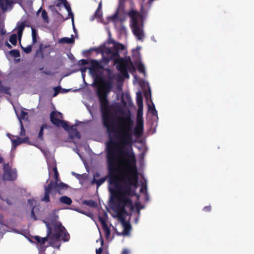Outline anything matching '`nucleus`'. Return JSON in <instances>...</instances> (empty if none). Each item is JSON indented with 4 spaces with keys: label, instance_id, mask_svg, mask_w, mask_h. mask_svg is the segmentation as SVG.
Returning a JSON list of instances; mask_svg holds the SVG:
<instances>
[{
    "label": "nucleus",
    "instance_id": "nucleus-1",
    "mask_svg": "<svg viewBox=\"0 0 254 254\" xmlns=\"http://www.w3.org/2000/svg\"><path fill=\"white\" fill-rule=\"evenodd\" d=\"M136 163V159L133 152L120 150L119 156H116L114 151L108 152L109 182L115 187L110 191L118 200L114 210L121 219L124 235H128L131 229L130 224L125 221L122 215L127 212L126 207L133 209L132 200L129 196L131 195L132 187L136 188L138 184Z\"/></svg>",
    "mask_w": 254,
    "mask_h": 254
},
{
    "label": "nucleus",
    "instance_id": "nucleus-2",
    "mask_svg": "<svg viewBox=\"0 0 254 254\" xmlns=\"http://www.w3.org/2000/svg\"><path fill=\"white\" fill-rule=\"evenodd\" d=\"M113 77H110L109 79L105 80L101 76H97L95 80L98 85L97 89V95L98 97L102 110L101 118L103 126L106 129V132L109 139L108 145L107 158L108 152L115 150L112 148L118 145L125 147L126 145H130L132 142V134L131 132L134 122L129 115L118 118V123L115 122L114 115L111 113L109 108V101L107 99L108 94L111 91ZM119 156L120 150L119 149Z\"/></svg>",
    "mask_w": 254,
    "mask_h": 254
},
{
    "label": "nucleus",
    "instance_id": "nucleus-3",
    "mask_svg": "<svg viewBox=\"0 0 254 254\" xmlns=\"http://www.w3.org/2000/svg\"><path fill=\"white\" fill-rule=\"evenodd\" d=\"M59 216L54 213L43 220L47 227V236L44 238L38 236L33 237L36 242L43 245L49 239L51 241H58L62 240L67 242L69 240V235L62 223L58 221Z\"/></svg>",
    "mask_w": 254,
    "mask_h": 254
},
{
    "label": "nucleus",
    "instance_id": "nucleus-4",
    "mask_svg": "<svg viewBox=\"0 0 254 254\" xmlns=\"http://www.w3.org/2000/svg\"><path fill=\"white\" fill-rule=\"evenodd\" d=\"M116 68L125 78H128L127 69L130 71L135 70L132 61L129 57L127 58H119L115 60Z\"/></svg>",
    "mask_w": 254,
    "mask_h": 254
},
{
    "label": "nucleus",
    "instance_id": "nucleus-5",
    "mask_svg": "<svg viewBox=\"0 0 254 254\" xmlns=\"http://www.w3.org/2000/svg\"><path fill=\"white\" fill-rule=\"evenodd\" d=\"M63 118L62 113L52 111L50 114V121L55 126L62 127L65 130H69V125L67 122L61 120Z\"/></svg>",
    "mask_w": 254,
    "mask_h": 254
},
{
    "label": "nucleus",
    "instance_id": "nucleus-6",
    "mask_svg": "<svg viewBox=\"0 0 254 254\" xmlns=\"http://www.w3.org/2000/svg\"><path fill=\"white\" fill-rule=\"evenodd\" d=\"M17 170L15 168L3 173L2 178L5 181H13L17 179Z\"/></svg>",
    "mask_w": 254,
    "mask_h": 254
},
{
    "label": "nucleus",
    "instance_id": "nucleus-7",
    "mask_svg": "<svg viewBox=\"0 0 254 254\" xmlns=\"http://www.w3.org/2000/svg\"><path fill=\"white\" fill-rule=\"evenodd\" d=\"M107 217V214L105 213L104 217L99 216L98 219L99 222L102 225L103 230L105 234L107 239H108L111 234V231L106 223V217Z\"/></svg>",
    "mask_w": 254,
    "mask_h": 254
},
{
    "label": "nucleus",
    "instance_id": "nucleus-8",
    "mask_svg": "<svg viewBox=\"0 0 254 254\" xmlns=\"http://www.w3.org/2000/svg\"><path fill=\"white\" fill-rule=\"evenodd\" d=\"M128 16L131 18L130 25L138 24V19L141 16L139 12L134 10H131L128 12Z\"/></svg>",
    "mask_w": 254,
    "mask_h": 254
},
{
    "label": "nucleus",
    "instance_id": "nucleus-9",
    "mask_svg": "<svg viewBox=\"0 0 254 254\" xmlns=\"http://www.w3.org/2000/svg\"><path fill=\"white\" fill-rule=\"evenodd\" d=\"M132 32L138 40H142L144 37L142 30L139 26V24L131 25Z\"/></svg>",
    "mask_w": 254,
    "mask_h": 254
},
{
    "label": "nucleus",
    "instance_id": "nucleus-10",
    "mask_svg": "<svg viewBox=\"0 0 254 254\" xmlns=\"http://www.w3.org/2000/svg\"><path fill=\"white\" fill-rule=\"evenodd\" d=\"M143 131V122L142 121H138L134 128V134L135 136L139 137L142 136Z\"/></svg>",
    "mask_w": 254,
    "mask_h": 254
},
{
    "label": "nucleus",
    "instance_id": "nucleus-11",
    "mask_svg": "<svg viewBox=\"0 0 254 254\" xmlns=\"http://www.w3.org/2000/svg\"><path fill=\"white\" fill-rule=\"evenodd\" d=\"M76 126V125H73L70 127L69 126V130H67L68 131L70 137L72 139L74 138L80 139L81 137L79 131L75 127Z\"/></svg>",
    "mask_w": 254,
    "mask_h": 254
},
{
    "label": "nucleus",
    "instance_id": "nucleus-12",
    "mask_svg": "<svg viewBox=\"0 0 254 254\" xmlns=\"http://www.w3.org/2000/svg\"><path fill=\"white\" fill-rule=\"evenodd\" d=\"M52 183H50L48 186H45L44 187L45 189V194L43 198H42V201H45L46 202H49L50 201V194L51 191L53 190L52 189Z\"/></svg>",
    "mask_w": 254,
    "mask_h": 254
},
{
    "label": "nucleus",
    "instance_id": "nucleus-13",
    "mask_svg": "<svg viewBox=\"0 0 254 254\" xmlns=\"http://www.w3.org/2000/svg\"><path fill=\"white\" fill-rule=\"evenodd\" d=\"M52 183V186L53 190H58V189L62 190H66L68 188L67 185L62 182L58 184V182H54L53 180L51 181L50 183Z\"/></svg>",
    "mask_w": 254,
    "mask_h": 254
},
{
    "label": "nucleus",
    "instance_id": "nucleus-14",
    "mask_svg": "<svg viewBox=\"0 0 254 254\" xmlns=\"http://www.w3.org/2000/svg\"><path fill=\"white\" fill-rule=\"evenodd\" d=\"M91 67L89 69L91 71H97V70L102 68L100 63L96 60H92L90 62Z\"/></svg>",
    "mask_w": 254,
    "mask_h": 254
},
{
    "label": "nucleus",
    "instance_id": "nucleus-15",
    "mask_svg": "<svg viewBox=\"0 0 254 254\" xmlns=\"http://www.w3.org/2000/svg\"><path fill=\"white\" fill-rule=\"evenodd\" d=\"M136 103L139 108V111L140 110L143 109V98L142 93L140 91H138L136 93Z\"/></svg>",
    "mask_w": 254,
    "mask_h": 254
},
{
    "label": "nucleus",
    "instance_id": "nucleus-16",
    "mask_svg": "<svg viewBox=\"0 0 254 254\" xmlns=\"http://www.w3.org/2000/svg\"><path fill=\"white\" fill-rule=\"evenodd\" d=\"M107 54L109 55H111L110 58L111 59H114V60L117 58H120L119 51L118 50L114 49L113 50H111V49H108L107 52Z\"/></svg>",
    "mask_w": 254,
    "mask_h": 254
},
{
    "label": "nucleus",
    "instance_id": "nucleus-17",
    "mask_svg": "<svg viewBox=\"0 0 254 254\" xmlns=\"http://www.w3.org/2000/svg\"><path fill=\"white\" fill-rule=\"evenodd\" d=\"M12 3L11 0H0V6L3 11L7 10V7Z\"/></svg>",
    "mask_w": 254,
    "mask_h": 254
},
{
    "label": "nucleus",
    "instance_id": "nucleus-18",
    "mask_svg": "<svg viewBox=\"0 0 254 254\" xmlns=\"http://www.w3.org/2000/svg\"><path fill=\"white\" fill-rule=\"evenodd\" d=\"M59 201L62 203L68 205H70L72 202V199L69 197L67 196L66 195L61 196L59 198Z\"/></svg>",
    "mask_w": 254,
    "mask_h": 254
},
{
    "label": "nucleus",
    "instance_id": "nucleus-19",
    "mask_svg": "<svg viewBox=\"0 0 254 254\" xmlns=\"http://www.w3.org/2000/svg\"><path fill=\"white\" fill-rule=\"evenodd\" d=\"M107 179V177H103L100 179H96L93 178L91 181L92 184H96L97 185V188L98 189L102 184H103Z\"/></svg>",
    "mask_w": 254,
    "mask_h": 254
},
{
    "label": "nucleus",
    "instance_id": "nucleus-20",
    "mask_svg": "<svg viewBox=\"0 0 254 254\" xmlns=\"http://www.w3.org/2000/svg\"><path fill=\"white\" fill-rule=\"evenodd\" d=\"M63 4L64 5V6L65 7V8L66 9L67 12H68L69 15L72 17V22H73V26L74 30L75 31V27L74 25V23H73V14L71 12V9L70 6L68 4L67 1H66V3H64Z\"/></svg>",
    "mask_w": 254,
    "mask_h": 254
},
{
    "label": "nucleus",
    "instance_id": "nucleus-21",
    "mask_svg": "<svg viewBox=\"0 0 254 254\" xmlns=\"http://www.w3.org/2000/svg\"><path fill=\"white\" fill-rule=\"evenodd\" d=\"M83 203L91 207L95 208L97 206L96 202L93 200H85L83 201Z\"/></svg>",
    "mask_w": 254,
    "mask_h": 254
},
{
    "label": "nucleus",
    "instance_id": "nucleus-22",
    "mask_svg": "<svg viewBox=\"0 0 254 254\" xmlns=\"http://www.w3.org/2000/svg\"><path fill=\"white\" fill-rule=\"evenodd\" d=\"M11 142H12V147L13 149L16 148V147L18 145H19L20 144H22L20 137H17L16 139H12Z\"/></svg>",
    "mask_w": 254,
    "mask_h": 254
},
{
    "label": "nucleus",
    "instance_id": "nucleus-23",
    "mask_svg": "<svg viewBox=\"0 0 254 254\" xmlns=\"http://www.w3.org/2000/svg\"><path fill=\"white\" fill-rule=\"evenodd\" d=\"M74 39L72 38H63L60 40V42L62 43L71 44L73 43Z\"/></svg>",
    "mask_w": 254,
    "mask_h": 254
},
{
    "label": "nucleus",
    "instance_id": "nucleus-24",
    "mask_svg": "<svg viewBox=\"0 0 254 254\" xmlns=\"http://www.w3.org/2000/svg\"><path fill=\"white\" fill-rule=\"evenodd\" d=\"M122 6H123L122 4L121 3V2H120V5H119V7H121ZM119 8L120 7H119L117 9V10L115 12V13L112 16H111L110 18L112 19V21H115L117 19H118V17H119Z\"/></svg>",
    "mask_w": 254,
    "mask_h": 254
},
{
    "label": "nucleus",
    "instance_id": "nucleus-25",
    "mask_svg": "<svg viewBox=\"0 0 254 254\" xmlns=\"http://www.w3.org/2000/svg\"><path fill=\"white\" fill-rule=\"evenodd\" d=\"M9 42L13 45H16L17 44V36L15 34H12L9 39Z\"/></svg>",
    "mask_w": 254,
    "mask_h": 254
},
{
    "label": "nucleus",
    "instance_id": "nucleus-26",
    "mask_svg": "<svg viewBox=\"0 0 254 254\" xmlns=\"http://www.w3.org/2000/svg\"><path fill=\"white\" fill-rule=\"evenodd\" d=\"M37 32L35 29L32 28V43L33 44H35L37 42Z\"/></svg>",
    "mask_w": 254,
    "mask_h": 254
},
{
    "label": "nucleus",
    "instance_id": "nucleus-27",
    "mask_svg": "<svg viewBox=\"0 0 254 254\" xmlns=\"http://www.w3.org/2000/svg\"><path fill=\"white\" fill-rule=\"evenodd\" d=\"M10 88L2 85H0V93H4L5 94H9Z\"/></svg>",
    "mask_w": 254,
    "mask_h": 254
},
{
    "label": "nucleus",
    "instance_id": "nucleus-28",
    "mask_svg": "<svg viewBox=\"0 0 254 254\" xmlns=\"http://www.w3.org/2000/svg\"><path fill=\"white\" fill-rule=\"evenodd\" d=\"M94 14L96 18H101L102 17V11L101 9V3L99 5V6L96 10Z\"/></svg>",
    "mask_w": 254,
    "mask_h": 254
},
{
    "label": "nucleus",
    "instance_id": "nucleus-29",
    "mask_svg": "<svg viewBox=\"0 0 254 254\" xmlns=\"http://www.w3.org/2000/svg\"><path fill=\"white\" fill-rule=\"evenodd\" d=\"M9 53L14 58H18L20 56L19 51L18 50H12Z\"/></svg>",
    "mask_w": 254,
    "mask_h": 254
},
{
    "label": "nucleus",
    "instance_id": "nucleus-30",
    "mask_svg": "<svg viewBox=\"0 0 254 254\" xmlns=\"http://www.w3.org/2000/svg\"><path fill=\"white\" fill-rule=\"evenodd\" d=\"M2 169H3V172H6L8 170L12 169L11 168V166L10 165L9 163H8V162L7 163H3Z\"/></svg>",
    "mask_w": 254,
    "mask_h": 254
},
{
    "label": "nucleus",
    "instance_id": "nucleus-31",
    "mask_svg": "<svg viewBox=\"0 0 254 254\" xmlns=\"http://www.w3.org/2000/svg\"><path fill=\"white\" fill-rule=\"evenodd\" d=\"M114 49L119 51L120 50H124L125 49V46L121 43H116L114 45Z\"/></svg>",
    "mask_w": 254,
    "mask_h": 254
},
{
    "label": "nucleus",
    "instance_id": "nucleus-32",
    "mask_svg": "<svg viewBox=\"0 0 254 254\" xmlns=\"http://www.w3.org/2000/svg\"><path fill=\"white\" fill-rule=\"evenodd\" d=\"M148 109L151 112L153 116H156L157 115V111L156 110L154 104L152 106H148Z\"/></svg>",
    "mask_w": 254,
    "mask_h": 254
},
{
    "label": "nucleus",
    "instance_id": "nucleus-33",
    "mask_svg": "<svg viewBox=\"0 0 254 254\" xmlns=\"http://www.w3.org/2000/svg\"><path fill=\"white\" fill-rule=\"evenodd\" d=\"M148 109L151 112L153 116H156L157 115V111L156 110L154 104L152 106H148Z\"/></svg>",
    "mask_w": 254,
    "mask_h": 254
},
{
    "label": "nucleus",
    "instance_id": "nucleus-34",
    "mask_svg": "<svg viewBox=\"0 0 254 254\" xmlns=\"http://www.w3.org/2000/svg\"><path fill=\"white\" fill-rule=\"evenodd\" d=\"M20 46L23 52L26 54H29L32 51V45H29L25 48Z\"/></svg>",
    "mask_w": 254,
    "mask_h": 254
},
{
    "label": "nucleus",
    "instance_id": "nucleus-35",
    "mask_svg": "<svg viewBox=\"0 0 254 254\" xmlns=\"http://www.w3.org/2000/svg\"><path fill=\"white\" fill-rule=\"evenodd\" d=\"M137 69L140 73H145V67L142 63H139L137 65Z\"/></svg>",
    "mask_w": 254,
    "mask_h": 254
},
{
    "label": "nucleus",
    "instance_id": "nucleus-36",
    "mask_svg": "<svg viewBox=\"0 0 254 254\" xmlns=\"http://www.w3.org/2000/svg\"><path fill=\"white\" fill-rule=\"evenodd\" d=\"M41 16L45 21L47 22L48 21V14L45 10H43L42 11Z\"/></svg>",
    "mask_w": 254,
    "mask_h": 254
},
{
    "label": "nucleus",
    "instance_id": "nucleus-37",
    "mask_svg": "<svg viewBox=\"0 0 254 254\" xmlns=\"http://www.w3.org/2000/svg\"><path fill=\"white\" fill-rule=\"evenodd\" d=\"M25 27V24L24 22H22L21 23H19L17 25V29L18 30L23 31L24 28Z\"/></svg>",
    "mask_w": 254,
    "mask_h": 254
},
{
    "label": "nucleus",
    "instance_id": "nucleus-38",
    "mask_svg": "<svg viewBox=\"0 0 254 254\" xmlns=\"http://www.w3.org/2000/svg\"><path fill=\"white\" fill-rule=\"evenodd\" d=\"M43 130H44V129H43L42 128L40 127V129L38 135V138H39V140H42V141H43V139H44V137H43V134H44Z\"/></svg>",
    "mask_w": 254,
    "mask_h": 254
},
{
    "label": "nucleus",
    "instance_id": "nucleus-39",
    "mask_svg": "<svg viewBox=\"0 0 254 254\" xmlns=\"http://www.w3.org/2000/svg\"><path fill=\"white\" fill-rule=\"evenodd\" d=\"M88 63H88V60H85V59H81V60H79L78 62V65H81V66L88 64Z\"/></svg>",
    "mask_w": 254,
    "mask_h": 254
},
{
    "label": "nucleus",
    "instance_id": "nucleus-40",
    "mask_svg": "<svg viewBox=\"0 0 254 254\" xmlns=\"http://www.w3.org/2000/svg\"><path fill=\"white\" fill-rule=\"evenodd\" d=\"M62 88L61 86H57L54 88V93L53 94V96H56L61 90Z\"/></svg>",
    "mask_w": 254,
    "mask_h": 254
},
{
    "label": "nucleus",
    "instance_id": "nucleus-41",
    "mask_svg": "<svg viewBox=\"0 0 254 254\" xmlns=\"http://www.w3.org/2000/svg\"><path fill=\"white\" fill-rule=\"evenodd\" d=\"M20 122V125H21V130H20L19 134L21 136H24L25 135L26 131L24 128V127H23L22 122L21 121Z\"/></svg>",
    "mask_w": 254,
    "mask_h": 254
},
{
    "label": "nucleus",
    "instance_id": "nucleus-42",
    "mask_svg": "<svg viewBox=\"0 0 254 254\" xmlns=\"http://www.w3.org/2000/svg\"><path fill=\"white\" fill-rule=\"evenodd\" d=\"M53 170L55 173V182H58L59 181V173L56 167H55L53 169Z\"/></svg>",
    "mask_w": 254,
    "mask_h": 254
},
{
    "label": "nucleus",
    "instance_id": "nucleus-43",
    "mask_svg": "<svg viewBox=\"0 0 254 254\" xmlns=\"http://www.w3.org/2000/svg\"><path fill=\"white\" fill-rule=\"evenodd\" d=\"M144 95L146 100H148L149 98H151V90L149 89L148 91H145L144 93Z\"/></svg>",
    "mask_w": 254,
    "mask_h": 254
},
{
    "label": "nucleus",
    "instance_id": "nucleus-44",
    "mask_svg": "<svg viewBox=\"0 0 254 254\" xmlns=\"http://www.w3.org/2000/svg\"><path fill=\"white\" fill-rule=\"evenodd\" d=\"M27 113L24 111H21V112H20V119H24L25 118V117L27 115Z\"/></svg>",
    "mask_w": 254,
    "mask_h": 254
},
{
    "label": "nucleus",
    "instance_id": "nucleus-45",
    "mask_svg": "<svg viewBox=\"0 0 254 254\" xmlns=\"http://www.w3.org/2000/svg\"><path fill=\"white\" fill-rule=\"evenodd\" d=\"M42 45L41 44L40 45V47L39 48V49H38L37 51H36V55H38L39 54H40L42 55V56H43V51H42Z\"/></svg>",
    "mask_w": 254,
    "mask_h": 254
},
{
    "label": "nucleus",
    "instance_id": "nucleus-46",
    "mask_svg": "<svg viewBox=\"0 0 254 254\" xmlns=\"http://www.w3.org/2000/svg\"><path fill=\"white\" fill-rule=\"evenodd\" d=\"M1 199L5 201L8 205H12V201L11 200V199L7 198H1Z\"/></svg>",
    "mask_w": 254,
    "mask_h": 254
},
{
    "label": "nucleus",
    "instance_id": "nucleus-47",
    "mask_svg": "<svg viewBox=\"0 0 254 254\" xmlns=\"http://www.w3.org/2000/svg\"><path fill=\"white\" fill-rule=\"evenodd\" d=\"M203 210L205 212H210L211 210V207L210 205L205 206L203 208Z\"/></svg>",
    "mask_w": 254,
    "mask_h": 254
},
{
    "label": "nucleus",
    "instance_id": "nucleus-48",
    "mask_svg": "<svg viewBox=\"0 0 254 254\" xmlns=\"http://www.w3.org/2000/svg\"><path fill=\"white\" fill-rule=\"evenodd\" d=\"M21 143L27 142L29 141V138L28 137H25L23 138L20 137Z\"/></svg>",
    "mask_w": 254,
    "mask_h": 254
},
{
    "label": "nucleus",
    "instance_id": "nucleus-49",
    "mask_svg": "<svg viewBox=\"0 0 254 254\" xmlns=\"http://www.w3.org/2000/svg\"><path fill=\"white\" fill-rule=\"evenodd\" d=\"M34 207H33L32 210H31V217L34 219V220H37V217L35 214V213H34Z\"/></svg>",
    "mask_w": 254,
    "mask_h": 254
},
{
    "label": "nucleus",
    "instance_id": "nucleus-50",
    "mask_svg": "<svg viewBox=\"0 0 254 254\" xmlns=\"http://www.w3.org/2000/svg\"><path fill=\"white\" fill-rule=\"evenodd\" d=\"M103 248L102 247L99 248L98 249H97L96 251V254H101L103 252Z\"/></svg>",
    "mask_w": 254,
    "mask_h": 254
},
{
    "label": "nucleus",
    "instance_id": "nucleus-51",
    "mask_svg": "<svg viewBox=\"0 0 254 254\" xmlns=\"http://www.w3.org/2000/svg\"><path fill=\"white\" fill-rule=\"evenodd\" d=\"M23 31H22V30H17V35H18V38H19V40H20V39H21V36H22V34Z\"/></svg>",
    "mask_w": 254,
    "mask_h": 254
},
{
    "label": "nucleus",
    "instance_id": "nucleus-52",
    "mask_svg": "<svg viewBox=\"0 0 254 254\" xmlns=\"http://www.w3.org/2000/svg\"><path fill=\"white\" fill-rule=\"evenodd\" d=\"M41 128H42L43 129H44L45 128H48L49 127L48 126V125L46 124H43L41 127Z\"/></svg>",
    "mask_w": 254,
    "mask_h": 254
},
{
    "label": "nucleus",
    "instance_id": "nucleus-53",
    "mask_svg": "<svg viewBox=\"0 0 254 254\" xmlns=\"http://www.w3.org/2000/svg\"><path fill=\"white\" fill-rule=\"evenodd\" d=\"M129 251L127 249H125L123 250L122 254H128Z\"/></svg>",
    "mask_w": 254,
    "mask_h": 254
},
{
    "label": "nucleus",
    "instance_id": "nucleus-54",
    "mask_svg": "<svg viewBox=\"0 0 254 254\" xmlns=\"http://www.w3.org/2000/svg\"><path fill=\"white\" fill-rule=\"evenodd\" d=\"M62 93H65L68 92L70 89H61Z\"/></svg>",
    "mask_w": 254,
    "mask_h": 254
},
{
    "label": "nucleus",
    "instance_id": "nucleus-55",
    "mask_svg": "<svg viewBox=\"0 0 254 254\" xmlns=\"http://www.w3.org/2000/svg\"><path fill=\"white\" fill-rule=\"evenodd\" d=\"M5 45L7 47L8 49L12 48V46L10 44H9L7 42H5Z\"/></svg>",
    "mask_w": 254,
    "mask_h": 254
},
{
    "label": "nucleus",
    "instance_id": "nucleus-56",
    "mask_svg": "<svg viewBox=\"0 0 254 254\" xmlns=\"http://www.w3.org/2000/svg\"><path fill=\"white\" fill-rule=\"evenodd\" d=\"M100 176V174L98 172H96L94 174V178H95V177H99Z\"/></svg>",
    "mask_w": 254,
    "mask_h": 254
},
{
    "label": "nucleus",
    "instance_id": "nucleus-57",
    "mask_svg": "<svg viewBox=\"0 0 254 254\" xmlns=\"http://www.w3.org/2000/svg\"><path fill=\"white\" fill-rule=\"evenodd\" d=\"M3 163H4V162L3 158H2V157L0 154V163H3Z\"/></svg>",
    "mask_w": 254,
    "mask_h": 254
},
{
    "label": "nucleus",
    "instance_id": "nucleus-58",
    "mask_svg": "<svg viewBox=\"0 0 254 254\" xmlns=\"http://www.w3.org/2000/svg\"><path fill=\"white\" fill-rule=\"evenodd\" d=\"M142 111H143V109L142 110H140L139 111V109H138V112H137V116H138V117L140 115V114H142Z\"/></svg>",
    "mask_w": 254,
    "mask_h": 254
},
{
    "label": "nucleus",
    "instance_id": "nucleus-59",
    "mask_svg": "<svg viewBox=\"0 0 254 254\" xmlns=\"http://www.w3.org/2000/svg\"><path fill=\"white\" fill-rule=\"evenodd\" d=\"M61 3H62V2H58V3L56 4V6H57V7H60V6L61 5Z\"/></svg>",
    "mask_w": 254,
    "mask_h": 254
},
{
    "label": "nucleus",
    "instance_id": "nucleus-60",
    "mask_svg": "<svg viewBox=\"0 0 254 254\" xmlns=\"http://www.w3.org/2000/svg\"><path fill=\"white\" fill-rule=\"evenodd\" d=\"M60 1V2H62L63 3H66V0H59Z\"/></svg>",
    "mask_w": 254,
    "mask_h": 254
},
{
    "label": "nucleus",
    "instance_id": "nucleus-61",
    "mask_svg": "<svg viewBox=\"0 0 254 254\" xmlns=\"http://www.w3.org/2000/svg\"><path fill=\"white\" fill-rule=\"evenodd\" d=\"M5 32H5V31H3V29H2V30H1V34H2V35H4V34H5Z\"/></svg>",
    "mask_w": 254,
    "mask_h": 254
},
{
    "label": "nucleus",
    "instance_id": "nucleus-62",
    "mask_svg": "<svg viewBox=\"0 0 254 254\" xmlns=\"http://www.w3.org/2000/svg\"><path fill=\"white\" fill-rule=\"evenodd\" d=\"M103 244H104V241H103V239H102V240H101V244L102 246H103Z\"/></svg>",
    "mask_w": 254,
    "mask_h": 254
},
{
    "label": "nucleus",
    "instance_id": "nucleus-63",
    "mask_svg": "<svg viewBox=\"0 0 254 254\" xmlns=\"http://www.w3.org/2000/svg\"><path fill=\"white\" fill-rule=\"evenodd\" d=\"M30 202H31V200L30 199H28V203H30Z\"/></svg>",
    "mask_w": 254,
    "mask_h": 254
},
{
    "label": "nucleus",
    "instance_id": "nucleus-64",
    "mask_svg": "<svg viewBox=\"0 0 254 254\" xmlns=\"http://www.w3.org/2000/svg\"><path fill=\"white\" fill-rule=\"evenodd\" d=\"M109 72L110 73L111 72V70L110 69H108Z\"/></svg>",
    "mask_w": 254,
    "mask_h": 254
}]
</instances>
